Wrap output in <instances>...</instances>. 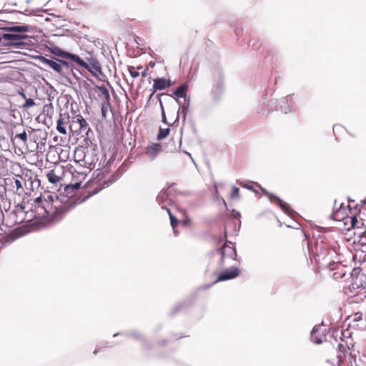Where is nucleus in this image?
<instances>
[{
  "label": "nucleus",
  "mask_w": 366,
  "mask_h": 366,
  "mask_svg": "<svg viewBox=\"0 0 366 366\" xmlns=\"http://www.w3.org/2000/svg\"><path fill=\"white\" fill-rule=\"evenodd\" d=\"M102 117V119H106L109 111L111 110L110 102H102L101 104Z\"/></svg>",
  "instance_id": "nucleus-20"
},
{
  "label": "nucleus",
  "mask_w": 366,
  "mask_h": 366,
  "mask_svg": "<svg viewBox=\"0 0 366 366\" xmlns=\"http://www.w3.org/2000/svg\"><path fill=\"white\" fill-rule=\"evenodd\" d=\"M342 354H346L347 352V348L346 346H345L343 344H339L338 345V352Z\"/></svg>",
  "instance_id": "nucleus-35"
},
{
  "label": "nucleus",
  "mask_w": 366,
  "mask_h": 366,
  "mask_svg": "<svg viewBox=\"0 0 366 366\" xmlns=\"http://www.w3.org/2000/svg\"><path fill=\"white\" fill-rule=\"evenodd\" d=\"M44 62L46 65L62 75H66L71 71L70 64L65 61L59 59L54 61L44 58Z\"/></svg>",
  "instance_id": "nucleus-4"
},
{
  "label": "nucleus",
  "mask_w": 366,
  "mask_h": 366,
  "mask_svg": "<svg viewBox=\"0 0 366 366\" xmlns=\"http://www.w3.org/2000/svg\"><path fill=\"white\" fill-rule=\"evenodd\" d=\"M364 232H360V233H359L357 235H358L359 237H361V236H362V234Z\"/></svg>",
  "instance_id": "nucleus-45"
},
{
  "label": "nucleus",
  "mask_w": 366,
  "mask_h": 366,
  "mask_svg": "<svg viewBox=\"0 0 366 366\" xmlns=\"http://www.w3.org/2000/svg\"><path fill=\"white\" fill-rule=\"evenodd\" d=\"M135 68L137 70H139V69H142V66L141 65H139V66H135Z\"/></svg>",
  "instance_id": "nucleus-43"
},
{
  "label": "nucleus",
  "mask_w": 366,
  "mask_h": 366,
  "mask_svg": "<svg viewBox=\"0 0 366 366\" xmlns=\"http://www.w3.org/2000/svg\"><path fill=\"white\" fill-rule=\"evenodd\" d=\"M69 130L74 136L84 137L83 134H87L89 130V124L86 119L80 114L70 117Z\"/></svg>",
  "instance_id": "nucleus-3"
},
{
  "label": "nucleus",
  "mask_w": 366,
  "mask_h": 366,
  "mask_svg": "<svg viewBox=\"0 0 366 366\" xmlns=\"http://www.w3.org/2000/svg\"><path fill=\"white\" fill-rule=\"evenodd\" d=\"M148 68L145 69L143 71H142L141 75L142 77H146L147 76Z\"/></svg>",
  "instance_id": "nucleus-39"
},
{
  "label": "nucleus",
  "mask_w": 366,
  "mask_h": 366,
  "mask_svg": "<svg viewBox=\"0 0 366 366\" xmlns=\"http://www.w3.org/2000/svg\"><path fill=\"white\" fill-rule=\"evenodd\" d=\"M256 185H257L259 188H261V189H262V191H264V189H263L261 187V186H260L259 184H256Z\"/></svg>",
  "instance_id": "nucleus-44"
},
{
  "label": "nucleus",
  "mask_w": 366,
  "mask_h": 366,
  "mask_svg": "<svg viewBox=\"0 0 366 366\" xmlns=\"http://www.w3.org/2000/svg\"><path fill=\"white\" fill-rule=\"evenodd\" d=\"M53 53L60 57L69 59L76 63L78 65L85 68L89 71L92 72V68L85 61L81 59L79 56L65 51L59 48H56Z\"/></svg>",
  "instance_id": "nucleus-5"
},
{
  "label": "nucleus",
  "mask_w": 366,
  "mask_h": 366,
  "mask_svg": "<svg viewBox=\"0 0 366 366\" xmlns=\"http://www.w3.org/2000/svg\"><path fill=\"white\" fill-rule=\"evenodd\" d=\"M182 222V224H183L184 225H187V224H189L190 220H189V218H186V219H184Z\"/></svg>",
  "instance_id": "nucleus-40"
},
{
  "label": "nucleus",
  "mask_w": 366,
  "mask_h": 366,
  "mask_svg": "<svg viewBox=\"0 0 366 366\" xmlns=\"http://www.w3.org/2000/svg\"><path fill=\"white\" fill-rule=\"evenodd\" d=\"M14 139H19L24 145H26L27 144V134L25 131L22 133L16 134Z\"/></svg>",
  "instance_id": "nucleus-26"
},
{
  "label": "nucleus",
  "mask_w": 366,
  "mask_h": 366,
  "mask_svg": "<svg viewBox=\"0 0 366 366\" xmlns=\"http://www.w3.org/2000/svg\"><path fill=\"white\" fill-rule=\"evenodd\" d=\"M85 179V174L84 173H79L78 174V176L75 175L74 173H73V179H72V182H71V184L69 185H67L66 187H65V190L66 192H68V190L69 189H78L80 188L81 187V181L83 179Z\"/></svg>",
  "instance_id": "nucleus-11"
},
{
  "label": "nucleus",
  "mask_w": 366,
  "mask_h": 366,
  "mask_svg": "<svg viewBox=\"0 0 366 366\" xmlns=\"http://www.w3.org/2000/svg\"><path fill=\"white\" fill-rule=\"evenodd\" d=\"M269 199L272 202L279 206L285 213L290 214L291 212L292 209L290 206L274 194H269Z\"/></svg>",
  "instance_id": "nucleus-12"
},
{
  "label": "nucleus",
  "mask_w": 366,
  "mask_h": 366,
  "mask_svg": "<svg viewBox=\"0 0 366 366\" xmlns=\"http://www.w3.org/2000/svg\"><path fill=\"white\" fill-rule=\"evenodd\" d=\"M315 253L318 257H324L329 254V250L327 246L321 241L320 242H317L315 244Z\"/></svg>",
  "instance_id": "nucleus-15"
},
{
  "label": "nucleus",
  "mask_w": 366,
  "mask_h": 366,
  "mask_svg": "<svg viewBox=\"0 0 366 366\" xmlns=\"http://www.w3.org/2000/svg\"><path fill=\"white\" fill-rule=\"evenodd\" d=\"M6 29L9 31L24 33V32L29 31V26H28V25L14 26L8 27V28H6Z\"/></svg>",
  "instance_id": "nucleus-19"
},
{
  "label": "nucleus",
  "mask_w": 366,
  "mask_h": 366,
  "mask_svg": "<svg viewBox=\"0 0 366 366\" xmlns=\"http://www.w3.org/2000/svg\"><path fill=\"white\" fill-rule=\"evenodd\" d=\"M87 60L90 62L92 64V68L98 72H101V66H99V63L94 59H87Z\"/></svg>",
  "instance_id": "nucleus-27"
},
{
  "label": "nucleus",
  "mask_w": 366,
  "mask_h": 366,
  "mask_svg": "<svg viewBox=\"0 0 366 366\" xmlns=\"http://www.w3.org/2000/svg\"><path fill=\"white\" fill-rule=\"evenodd\" d=\"M97 162L98 157L95 149L85 147L83 157V165L89 169H92Z\"/></svg>",
  "instance_id": "nucleus-7"
},
{
  "label": "nucleus",
  "mask_w": 366,
  "mask_h": 366,
  "mask_svg": "<svg viewBox=\"0 0 366 366\" xmlns=\"http://www.w3.org/2000/svg\"><path fill=\"white\" fill-rule=\"evenodd\" d=\"M345 275H346L345 272H337L334 273L333 277H334V279H335L336 280H338L340 279H343Z\"/></svg>",
  "instance_id": "nucleus-32"
},
{
  "label": "nucleus",
  "mask_w": 366,
  "mask_h": 366,
  "mask_svg": "<svg viewBox=\"0 0 366 366\" xmlns=\"http://www.w3.org/2000/svg\"><path fill=\"white\" fill-rule=\"evenodd\" d=\"M242 187L249 189V190H252L254 192H257V191L254 189V186L252 184H241Z\"/></svg>",
  "instance_id": "nucleus-36"
},
{
  "label": "nucleus",
  "mask_w": 366,
  "mask_h": 366,
  "mask_svg": "<svg viewBox=\"0 0 366 366\" xmlns=\"http://www.w3.org/2000/svg\"><path fill=\"white\" fill-rule=\"evenodd\" d=\"M112 182L109 181L107 175L99 173L96 177L86 183L85 187L89 195H94L102 189L109 187Z\"/></svg>",
  "instance_id": "nucleus-2"
},
{
  "label": "nucleus",
  "mask_w": 366,
  "mask_h": 366,
  "mask_svg": "<svg viewBox=\"0 0 366 366\" xmlns=\"http://www.w3.org/2000/svg\"><path fill=\"white\" fill-rule=\"evenodd\" d=\"M173 150H177V145L174 144V147L170 149V151L172 152Z\"/></svg>",
  "instance_id": "nucleus-42"
},
{
  "label": "nucleus",
  "mask_w": 366,
  "mask_h": 366,
  "mask_svg": "<svg viewBox=\"0 0 366 366\" xmlns=\"http://www.w3.org/2000/svg\"><path fill=\"white\" fill-rule=\"evenodd\" d=\"M292 235L295 237H297L300 240H301L302 242L306 241V235H305V232H303V230H302L300 229H297L294 230Z\"/></svg>",
  "instance_id": "nucleus-24"
},
{
  "label": "nucleus",
  "mask_w": 366,
  "mask_h": 366,
  "mask_svg": "<svg viewBox=\"0 0 366 366\" xmlns=\"http://www.w3.org/2000/svg\"><path fill=\"white\" fill-rule=\"evenodd\" d=\"M230 197L232 199L239 197V188L234 187L230 194Z\"/></svg>",
  "instance_id": "nucleus-31"
},
{
  "label": "nucleus",
  "mask_w": 366,
  "mask_h": 366,
  "mask_svg": "<svg viewBox=\"0 0 366 366\" xmlns=\"http://www.w3.org/2000/svg\"><path fill=\"white\" fill-rule=\"evenodd\" d=\"M337 357L338 359L337 365L338 366H341L345 357V354L343 355L342 353L337 352Z\"/></svg>",
  "instance_id": "nucleus-33"
},
{
  "label": "nucleus",
  "mask_w": 366,
  "mask_h": 366,
  "mask_svg": "<svg viewBox=\"0 0 366 366\" xmlns=\"http://www.w3.org/2000/svg\"><path fill=\"white\" fill-rule=\"evenodd\" d=\"M352 360H353L354 362H355V357H351L350 358V363L352 364ZM350 366H352V365H350Z\"/></svg>",
  "instance_id": "nucleus-41"
},
{
  "label": "nucleus",
  "mask_w": 366,
  "mask_h": 366,
  "mask_svg": "<svg viewBox=\"0 0 366 366\" xmlns=\"http://www.w3.org/2000/svg\"><path fill=\"white\" fill-rule=\"evenodd\" d=\"M221 254V263L224 264L225 262L229 259H235L237 254L234 247L232 243H225L219 249Z\"/></svg>",
  "instance_id": "nucleus-6"
},
{
  "label": "nucleus",
  "mask_w": 366,
  "mask_h": 366,
  "mask_svg": "<svg viewBox=\"0 0 366 366\" xmlns=\"http://www.w3.org/2000/svg\"><path fill=\"white\" fill-rule=\"evenodd\" d=\"M63 171L62 167H55L53 169L46 174V177L49 182L56 184L61 179V174Z\"/></svg>",
  "instance_id": "nucleus-10"
},
{
  "label": "nucleus",
  "mask_w": 366,
  "mask_h": 366,
  "mask_svg": "<svg viewBox=\"0 0 366 366\" xmlns=\"http://www.w3.org/2000/svg\"><path fill=\"white\" fill-rule=\"evenodd\" d=\"M172 84L169 79H166L164 78H157L154 79L153 89L155 92L157 90H162L168 88Z\"/></svg>",
  "instance_id": "nucleus-13"
},
{
  "label": "nucleus",
  "mask_w": 366,
  "mask_h": 366,
  "mask_svg": "<svg viewBox=\"0 0 366 366\" xmlns=\"http://www.w3.org/2000/svg\"><path fill=\"white\" fill-rule=\"evenodd\" d=\"M162 151V145L158 143H152L147 147L146 153L150 157H155Z\"/></svg>",
  "instance_id": "nucleus-14"
},
{
  "label": "nucleus",
  "mask_w": 366,
  "mask_h": 366,
  "mask_svg": "<svg viewBox=\"0 0 366 366\" xmlns=\"http://www.w3.org/2000/svg\"><path fill=\"white\" fill-rule=\"evenodd\" d=\"M35 104L34 100L32 99H28L26 100L24 104V108H29V107H33L34 105Z\"/></svg>",
  "instance_id": "nucleus-34"
},
{
  "label": "nucleus",
  "mask_w": 366,
  "mask_h": 366,
  "mask_svg": "<svg viewBox=\"0 0 366 366\" xmlns=\"http://www.w3.org/2000/svg\"><path fill=\"white\" fill-rule=\"evenodd\" d=\"M167 212L169 216L171 226L174 230V232L177 234L176 228L179 224V220L171 213L170 210L167 209Z\"/></svg>",
  "instance_id": "nucleus-23"
},
{
  "label": "nucleus",
  "mask_w": 366,
  "mask_h": 366,
  "mask_svg": "<svg viewBox=\"0 0 366 366\" xmlns=\"http://www.w3.org/2000/svg\"><path fill=\"white\" fill-rule=\"evenodd\" d=\"M187 86L186 84H182L174 92V94L178 98L186 97Z\"/></svg>",
  "instance_id": "nucleus-21"
},
{
  "label": "nucleus",
  "mask_w": 366,
  "mask_h": 366,
  "mask_svg": "<svg viewBox=\"0 0 366 366\" xmlns=\"http://www.w3.org/2000/svg\"><path fill=\"white\" fill-rule=\"evenodd\" d=\"M70 116L68 113L60 114L57 119L56 130L61 134L66 135V126L69 125Z\"/></svg>",
  "instance_id": "nucleus-9"
},
{
  "label": "nucleus",
  "mask_w": 366,
  "mask_h": 366,
  "mask_svg": "<svg viewBox=\"0 0 366 366\" xmlns=\"http://www.w3.org/2000/svg\"><path fill=\"white\" fill-rule=\"evenodd\" d=\"M26 36L21 34H4L3 39L4 40L11 41L14 44H19V41L25 39Z\"/></svg>",
  "instance_id": "nucleus-16"
},
{
  "label": "nucleus",
  "mask_w": 366,
  "mask_h": 366,
  "mask_svg": "<svg viewBox=\"0 0 366 366\" xmlns=\"http://www.w3.org/2000/svg\"><path fill=\"white\" fill-rule=\"evenodd\" d=\"M350 222H351L352 228H353V229L360 228L359 224H362V223L360 221H358L355 217H351Z\"/></svg>",
  "instance_id": "nucleus-29"
},
{
  "label": "nucleus",
  "mask_w": 366,
  "mask_h": 366,
  "mask_svg": "<svg viewBox=\"0 0 366 366\" xmlns=\"http://www.w3.org/2000/svg\"><path fill=\"white\" fill-rule=\"evenodd\" d=\"M14 183H15V185H16V193H21L23 191H24V188L22 187V184H21V182L19 179H15L14 181Z\"/></svg>",
  "instance_id": "nucleus-30"
},
{
  "label": "nucleus",
  "mask_w": 366,
  "mask_h": 366,
  "mask_svg": "<svg viewBox=\"0 0 366 366\" xmlns=\"http://www.w3.org/2000/svg\"><path fill=\"white\" fill-rule=\"evenodd\" d=\"M98 91V97L102 99V102H110V95L108 89L104 86H99L97 87Z\"/></svg>",
  "instance_id": "nucleus-17"
},
{
  "label": "nucleus",
  "mask_w": 366,
  "mask_h": 366,
  "mask_svg": "<svg viewBox=\"0 0 366 366\" xmlns=\"http://www.w3.org/2000/svg\"><path fill=\"white\" fill-rule=\"evenodd\" d=\"M34 211L38 217L45 218L51 222H57L69 212L70 207L62 202L57 195L48 194L34 200Z\"/></svg>",
  "instance_id": "nucleus-1"
},
{
  "label": "nucleus",
  "mask_w": 366,
  "mask_h": 366,
  "mask_svg": "<svg viewBox=\"0 0 366 366\" xmlns=\"http://www.w3.org/2000/svg\"><path fill=\"white\" fill-rule=\"evenodd\" d=\"M169 132H170L169 128H165V129L159 128V132L157 134V139L160 140V139H162L167 137L169 135Z\"/></svg>",
  "instance_id": "nucleus-25"
},
{
  "label": "nucleus",
  "mask_w": 366,
  "mask_h": 366,
  "mask_svg": "<svg viewBox=\"0 0 366 366\" xmlns=\"http://www.w3.org/2000/svg\"><path fill=\"white\" fill-rule=\"evenodd\" d=\"M161 104V107H162V122L165 124H167V118H166V116H165V112H164V107L162 104V102L160 103Z\"/></svg>",
  "instance_id": "nucleus-37"
},
{
  "label": "nucleus",
  "mask_w": 366,
  "mask_h": 366,
  "mask_svg": "<svg viewBox=\"0 0 366 366\" xmlns=\"http://www.w3.org/2000/svg\"><path fill=\"white\" fill-rule=\"evenodd\" d=\"M84 148L85 147L77 148L75 150V153H74V157L76 159V161L78 162H81V164H83V157H84Z\"/></svg>",
  "instance_id": "nucleus-22"
},
{
  "label": "nucleus",
  "mask_w": 366,
  "mask_h": 366,
  "mask_svg": "<svg viewBox=\"0 0 366 366\" xmlns=\"http://www.w3.org/2000/svg\"><path fill=\"white\" fill-rule=\"evenodd\" d=\"M128 71L133 78H137L139 76V72L137 71L135 66H129Z\"/></svg>",
  "instance_id": "nucleus-28"
},
{
  "label": "nucleus",
  "mask_w": 366,
  "mask_h": 366,
  "mask_svg": "<svg viewBox=\"0 0 366 366\" xmlns=\"http://www.w3.org/2000/svg\"><path fill=\"white\" fill-rule=\"evenodd\" d=\"M240 271L236 267H232L220 272L214 283L234 279L239 275Z\"/></svg>",
  "instance_id": "nucleus-8"
},
{
  "label": "nucleus",
  "mask_w": 366,
  "mask_h": 366,
  "mask_svg": "<svg viewBox=\"0 0 366 366\" xmlns=\"http://www.w3.org/2000/svg\"><path fill=\"white\" fill-rule=\"evenodd\" d=\"M355 320H360L362 319V314L360 313V312H357L355 315Z\"/></svg>",
  "instance_id": "nucleus-38"
},
{
  "label": "nucleus",
  "mask_w": 366,
  "mask_h": 366,
  "mask_svg": "<svg viewBox=\"0 0 366 366\" xmlns=\"http://www.w3.org/2000/svg\"><path fill=\"white\" fill-rule=\"evenodd\" d=\"M365 279L366 277L363 273H359L355 278H352V287L355 289L363 287V282H365Z\"/></svg>",
  "instance_id": "nucleus-18"
}]
</instances>
